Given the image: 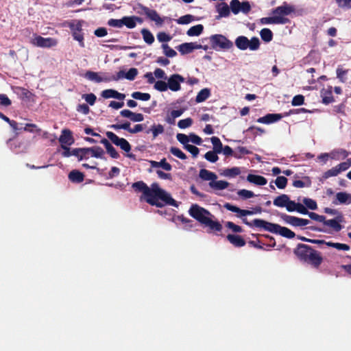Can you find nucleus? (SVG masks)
I'll use <instances>...</instances> for the list:
<instances>
[{
    "instance_id": "obj_33",
    "label": "nucleus",
    "mask_w": 351,
    "mask_h": 351,
    "mask_svg": "<svg viewBox=\"0 0 351 351\" xmlns=\"http://www.w3.org/2000/svg\"><path fill=\"white\" fill-rule=\"evenodd\" d=\"M199 178L205 181L213 182L217 178V175L206 169H202L199 173Z\"/></svg>"
},
{
    "instance_id": "obj_18",
    "label": "nucleus",
    "mask_w": 351,
    "mask_h": 351,
    "mask_svg": "<svg viewBox=\"0 0 351 351\" xmlns=\"http://www.w3.org/2000/svg\"><path fill=\"white\" fill-rule=\"evenodd\" d=\"M343 215L340 214L335 219L328 220L326 219L324 224L331 227L336 232H339L343 228V226L340 224L343 221Z\"/></svg>"
},
{
    "instance_id": "obj_5",
    "label": "nucleus",
    "mask_w": 351,
    "mask_h": 351,
    "mask_svg": "<svg viewBox=\"0 0 351 351\" xmlns=\"http://www.w3.org/2000/svg\"><path fill=\"white\" fill-rule=\"evenodd\" d=\"M106 136L117 146H119L120 148L124 152H127L126 156L134 160H136V156L132 153H128L131 150V145L129 142L123 138H119L117 134L112 132H106Z\"/></svg>"
},
{
    "instance_id": "obj_62",
    "label": "nucleus",
    "mask_w": 351,
    "mask_h": 351,
    "mask_svg": "<svg viewBox=\"0 0 351 351\" xmlns=\"http://www.w3.org/2000/svg\"><path fill=\"white\" fill-rule=\"evenodd\" d=\"M184 149L189 152L192 154L193 158L197 157L199 152V149L198 147L190 144L185 145Z\"/></svg>"
},
{
    "instance_id": "obj_12",
    "label": "nucleus",
    "mask_w": 351,
    "mask_h": 351,
    "mask_svg": "<svg viewBox=\"0 0 351 351\" xmlns=\"http://www.w3.org/2000/svg\"><path fill=\"white\" fill-rule=\"evenodd\" d=\"M184 81L185 79L181 75L173 74L168 79V87L172 91H178L181 88L180 84Z\"/></svg>"
},
{
    "instance_id": "obj_2",
    "label": "nucleus",
    "mask_w": 351,
    "mask_h": 351,
    "mask_svg": "<svg viewBox=\"0 0 351 351\" xmlns=\"http://www.w3.org/2000/svg\"><path fill=\"white\" fill-rule=\"evenodd\" d=\"M189 213L201 224L208 227L210 230L221 231V224L217 221H213L211 217H214V216L206 208L197 204H193L189 210Z\"/></svg>"
},
{
    "instance_id": "obj_19",
    "label": "nucleus",
    "mask_w": 351,
    "mask_h": 351,
    "mask_svg": "<svg viewBox=\"0 0 351 351\" xmlns=\"http://www.w3.org/2000/svg\"><path fill=\"white\" fill-rule=\"evenodd\" d=\"M224 208H226L228 210L238 213L237 217H245L247 215H251L254 214L253 211L250 210L241 209L240 208L230 203L225 204Z\"/></svg>"
},
{
    "instance_id": "obj_3",
    "label": "nucleus",
    "mask_w": 351,
    "mask_h": 351,
    "mask_svg": "<svg viewBox=\"0 0 351 351\" xmlns=\"http://www.w3.org/2000/svg\"><path fill=\"white\" fill-rule=\"evenodd\" d=\"M293 253L300 261L310 264L315 268H319L323 262L321 252L306 244L298 243Z\"/></svg>"
},
{
    "instance_id": "obj_59",
    "label": "nucleus",
    "mask_w": 351,
    "mask_h": 351,
    "mask_svg": "<svg viewBox=\"0 0 351 351\" xmlns=\"http://www.w3.org/2000/svg\"><path fill=\"white\" fill-rule=\"evenodd\" d=\"M82 98L90 106H93L96 101L97 97L95 94H84Z\"/></svg>"
},
{
    "instance_id": "obj_41",
    "label": "nucleus",
    "mask_w": 351,
    "mask_h": 351,
    "mask_svg": "<svg viewBox=\"0 0 351 351\" xmlns=\"http://www.w3.org/2000/svg\"><path fill=\"white\" fill-rule=\"evenodd\" d=\"M260 35L261 39L266 43H269L273 39V33L268 28L262 29L260 32Z\"/></svg>"
},
{
    "instance_id": "obj_26",
    "label": "nucleus",
    "mask_w": 351,
    "mask_h": 351,
    "mask_svg": "<svg viewBox=\"0 0 351 351\" xmlns=\"http://www.w3.org/2000/svg\"><path fill=\"white\" fill-rule=\"evenodd\" d=\"M226 238L234 247H241L245 245V241L240 235L229 234Z\"/></svg>"
},
{
    "instance_id": "obj_6",
    "label": "nucleus",
    "mask_w": 351,
    "mask_h": 351,
    "mask_svg": "<svg viewBox=\"0 0 351 351\" xmlns=\"http://www.w3.org/2000/svg\"><path fill=\"white\" fill-rule=\"evenodd\" d=\"M84 23L83 20L72 21L68 23V27L70 28L72 36L74 40L79 43L81 47H84V36L82 32V25Z\"/></svg>"
},
{
    "instance_id": "obj_20",
    "label": "nucleus",
    "mask_w": 351,
    "mask_h": 351,
    "mask_svg": "<svg viewBox=\"0 0 351 351\" xmlns=\"http://www.w3.org/2000/svg\"><path fill=\"white\" fill-rule=\"evenodd\" d=\"M280 218L287 224H289L292 226L295 227H302V218H299L297 217L288 215L285 213H282L280 215Z\"/></svg>"
},
{
    "instance_id": "obj_29",
    "label": "nucleus",
    "mask_w": 351,
    "mask_h": 351,
    "mask_svg": "<svg viewBox=\"0 0 351 351\" xmlns=\"http://www.w3.org/2000/svg\"><path fill=\"white\" fill-rule=\"evenodd\" d=\"M69 180L73 183H81L84 180V174L78 170H72L68 175Z\"/></svg>"
},
{
    "instance_id": "obj_27",
    "label": "nucleus",
    "mask_w": 351,
    "mask_h": 351,
    "mask_svg": "<svg viewBox=\"0 0 351 351\" xmlns=\"http://www.w3.org/2000/svg\"><path fill=\"white\" fill-rule=\"evenodd\" d=\"M335 204H351V195L346 192H339L336 194V201H334Z\"/></svg>"
},
{
    "instance_id": "obj_44",
    "label": "nucleus",
    "mask_w": 351,
    "mask_h": 351,
    "mask_svg": "<svg viewBox=\"0 0 351 351\" xmlns=\"http://www.w3.org/2000/svg\"><path fill=\"white\" fill-rule=\"evenodd\" d=\"M210 140L213 145V150L219 154L221 153L223 149V145L220 139L217 136H213Z\"/></svg>"
},
{
    "instance_id": "obj_11",
    "label": "nucleus",
    "mask_w": 351,
    "mask_h": 351,
    "mask_svg": "<svg viewBox=\"0 0 351 351\" xmlns=\"http://www.w3.org/2000/svg\"><path fill=\"white\" fill-rule=\"evenodd\" d=\"M110 128L115 130L123 129L127 130L128 132L131 134H136L140 132L143 131L144 128L142 124H136L134 125L133 128H131L130 123L129 121H125L121 124H112L110 126Z\"/></svg>"
},
{
    "instance_id": "obj_37",
    "label": "nucleus",
    "mask_w": 351,
    "mask_h": 351,
    "mask_svg": "<svg viewBox=\"0 0 351 351\" xmlns=\"http://www.w3.org/2000/svg\"><path fill=\"white\" fill-rule=\"evenodd\" d=\"M176 48L182 55L190 53L193 51V43H184L178 45Z\"/></svg>"
},
{
    "instance_id": "obj_61",
    "label": "nucleus",
    "mask_w": 351,
    "mask_h": 351,
    "mask_svg": "<svg viewBox=\"0 0 351 351\" xmlns=\"http://www.w3.org/2000/svg\"><path fill=\"white\" fill-rule=\"evenodd\" d=\"M305 206L311 210H316L317 208V203L315 200L310 198H304L303 200Z\"/></svg>"
},
{
    "instance_id": "obj_54",
    "label": "nucleus",
    "mask_w": 351,
    "mask_h": 351,
    "mask_svg": "<svg viewBox=\"0 0 351 351\" xmlns=\"http://www.w3.org/2000/svg\"><path fill=\"white\" fill-rule=\"evenodd\" d=\"M154 88L160 92H165L167 90L168 82H165V81L158 80L154 84Z\"/></svg>"
},
{
    "instance_id": "obj_25",
    "label": "nucleus",
    "mask_w": 351,
    "mask_h": 351,
    "mask_svg": "<svg viewBox=\"0 0 351 351\" xmlns=\"http://www.w3.org/2000/svg\"><path fill=\"white\" fill-rule=\"evenodd\" d=\"M282 117L281 114H267L258 118L257 121L261 123L270 124L280 120Z\"/></svg>"
},
{
    "instance_id": "obj_63",
    "label": "nucleus",
    "mask_w": 351,
    "mask_h": 351,
    "mask_svg": "<svg viewBox=\"0 0 351 351\" xmlns=\"http://www.w3.org/2000/svg\"><path fill=\"white\" fill-rule=\"evenodd\" d=\"M177 140L184 145V148L185 145H189V136H187L184 134L178 133L176 136Z\"/></svg>"
},
{
    "instance_id": "obj_9",
    "label": "nucleus",
    "mask_w": 351,
    "mask_h": 351,
    "mask_svg": "<svg viewBox=\"0 0 351 351\" xmlns=\"http://www.w3.org/2000/svg\"><path fill=\"white\" fill-rule=\"evenodd\" d=\"M230 10L234 14H237L240 12L247 14L251 10V5L249 1H247L240 2L239 0H231Z\"/></svg>"
},
{
    "instance_id": "obj_57",
    "label": "nucleus",
    "mask_w": 351,
    "mask_h": 351,
    "mask_svg": "<svg viewBox=\"0 0 351 351\" xmlns=\"http://www.w3.org/2000/svg\"><path fill=\"white\" fill-rule=\"evenodd\" d=\"M225 226L228 228L230 229L233 232L240 233L243 232V228L241 226L236 225L232 221L226 222Z\"/></svg>"
},
{
    "instance_id": "obj_31",
    "label": "nucleus",
    "mask_w": 351,
    "mask_h": 351,
    "mask_svg": "<svg viewBox=\"0 0 351 351\" xmlns=\"http://www.w3.org/2000/svg\"><path fill=\"white\" fill-rule=\"evenodd\" d=\"M85 77L90 81H94L97 83L108 82L110 80L109 77H101L99 75L98 73L91 71H86L85 73Z\"/></svg>"
},
{
    "instance_id": "obj_34",
    "label": "nucleus",
    "mask_w": 351,
    "mask_h": 351,
    "mask_svg": "<svg viewBox=\"0 0 351 351\" xmlns=\"http://www.w3.org/2000/svg\"><path fill=\"white\" fill-rule=\"evenodd\" d=\"M177 220H178L184 225V228L186 230H191L195 226V224L194 223L193 220L185 217L183 215L177 216Z\"/></svg>"
},
{
    "instance_id": "obj_4",
    "label": "nucleus",
    "mask_w": 351,
    "mask_h": 351,
    "mask_svg": "<svg viewBox=\"0 0 351 351\" xmlns=\"http://www.w3.org/2000/svg\"><path fill=\"white\" fill-rule=\"evenodd\" d=\"M234 43L236 47L242 51L247 49L251 51H256L259 49L261 45L259 38L256 36L249 40L245 36H239L235 39Z\"/></svg>"
},
{
    "instance_id": "obj_45",
    "label": "nucleus",
    "mask_w": 351,
    "mask_h": 351,
    "mask_svg": "<svg viewBox=\"0 0 351 351\" xmlns=\"http://www.w3.org/2000/svg\"><path fill=\"white\" fill-rule=\"evenodd\" d=\"M327 246L334 247L338 250L348 251L350 247L345 243H334L332 241L327 242Z\"/></svg>"
},
{
    "instance_id": "obj_42",
    "label": "nucleus",
    "mask_w": 351,
    "mask_h": 351,
    "mask_svg": "<svg viewBox=\"0 0 351 351\" xmlns=\"http://www.w3.org/2000/svg\"><path fill=\"white\" fill-rule=\"evenodd\" d=\"M141 32L143 40L146 43L152 45L154 42V36L149 30L144 28Z\"/></svg>"
},
{
    "instance_id": "obj_7",
    "label": "nucleus",
    "mask_w": 351,
    "mask_h": 351,
    "mask_svg": "<svg viewBox=\"0 0 351 351\" xmlns=\"http://www.w3.org/2000/svg\"><path fill=\"white\" fill-rule=\"evenodd\" d=\"M211 46L213 49L228 50L233 47V43L222 34H214L210 37Z\"/></svg>"
},
{
    "instance_id": "obj_36",
    "label": "nucleus",
    "mask_w": 351,
    "mask_h": 351,
    "mask_svg": "<svg viewBox=\"0 0 351 351\" xmlns=\"http://www.w3.org/2000/svg\"><path fill=\"white\" fill-rule=\"evenodd\" d=\"M210 95V89L205 88L202 89L197 95L195 101L197 103H201L206 101Z\"/></svg>"
},
{
    "instance_id": "obj_39",
    "label": "nucleus",
    "mask_w": 351,
    "mask_h": 351,
    "mask_svg": "<svg viewBox=\"0 0 351 351\" xmlns=\"http://www.w3.org/2000/svg\"><path fill=\"white\" fill-rule=\"evenodd\" d=\"M209 186L216 190H223L229 186V183L224 180H218L209 182Z\"/></svg>"
},
{
    "instance_id": "obj_64",
    "label": "nucleus",
    "mask_w": 351,
    "mask_h": 351,
    "mask_svg": "<svg viewBox=\"0 0 351 351\" xmlns=\"http://www.w3.org/2000/svg\"><path fill=\"white\" fill-rule=\"evenodd\" d=\"M304 102V97L302 95H298L293 97L291 104L293 106L302 105Z\"/></svg>"
},
{
    "instance_id": "obj_32",
    "label": "nucleus",
    "mask_w": 351,
    "mask_h": 351,
    "mask_svg": "<svg viewBox=\"0 0 351 351\" xmlns=\"http://www.w3.org/2000/svg\"><path fill=\"white\" fill-rule=\"evenodd\" d=\"M151 167L152 168H159L161 167L164 170L169 171L172 169V166L167 162V160L165 158H162L160 161L157 162L155 160H150L149 161Z\"/></svg>"
},
{
    "instance_id": "obj_49",
    "label": "nucleus",
    "mask_w": 351,
    "mask_h": 351,
    "mask_svg": "<svg viewBox=\"0 0 351 351\" xmlns=\"http://www.w3.org/2000/svg\"><path fill=\"white\" fill-rule=\"evenodd\" d=\"M217 154H219V153L214 150L208 151L205 154L204 158L206 160H207L208 161H209L210 162H216L219 159Z\"/></svg>"
},
{
    "instance_id": "obj_22",
    "label": "nucleus",
    "mask_w": 351,
    "mask_h": 351,
    "mask_svg": "<svg viewBox=\"0 0 351 351\" xmlns=\"http://www.w3.org/2000/svg\"><path fill=\"white\" fill-rule=\"evenodd\" d=\"M274 234H278L280 236L287 238V239H293L295 237V234L294 232L289 229L286 227H282L279 224H276L275 231Z\"/></svg>"
},
{
    "instance_id": "obj_1",
    "label": "nucleus",
    "mask_w": 351,
    "mask_h": 351,
    "mask_svg": "<svg viewBox=\"0 0 351 351\" xmlns=\"http://www.w3.org/2000/svg\"><path fill=\"white\" fill-rule=\"evenodd\" d=\"M132 189L136 193H142L147 203L158 208L165 205L177 207V202L164 189L160 188L156 182L152 183L149 187L143 181H138L132 184Z\"/></svg>"
},
{
    "instance_id": "obj_40",
    "label": "nucleus",
    "mask_w": 351,
    "mask_h": 351,
    "mask_svg": "<svg viewBox=\"0 0 351 351\" xmlns=\"http://www.w3.org/2000/svg\"><path fill=\"white\" fill-rule=\"evenodd\" d=\"M204 29V27L201 24H198L194 25L189 28L186 32L187 35L189 36H197L200 35Z\"/></svg>"
},
{
    "instance_id": "obj_8",
    "label": "nucleus",
    "mask_w": 351,
    "mask_h": 351,
    "mask_svg": "<svg viewBox=\"0 0 351 351\" xmlns=\"http://www.w3.org/2000/svg\"><path fill=\"white\" fill-rule=\"evenodd\" d=\"M136 10L138 14L145 15L149 19L154 21L157 25H161L163 23V20L155 10H151L141 3H138L136 6Z\"/></svg>"
},
{
    "instance_id": "obj_17",
    "label": "nucleus",
    "mask_w": 351,
    "mask_h": 351,
    "mask_svg": "<svg viewBox=\"0 0 351 351\" xmlns=\"http://www.w3.org/2000/svg\"><path fill=\"white\" fill-rule=\"evenodd\" d=\"M293 12H294V8L292 6L284 3L282 5L278 6L273 10L272 13L274 16L285 17V16L289 15Z\"/></svg>"
},
{
    "instance_id": "obj_13",
    "label": "nucleus",
    "mask_w": 351,
    "mask_h": 351,
    "mask_svg": "<svg viewBox=\"0 0 351 351\" xmlns=\"http://www.w3.org/2000/svg\"><path fill=\"white\" fill-rule=\"evenodd\" d=\"M254 228H258L274 233L276 223H273L261 219H255L252 221Z\"/></svg>"
},
{
    "instance_id": "obj_60",
    "label": "nucleus",
    "mask_w": 351,
    "mask_h": 351,
    "mask_svg": "<svg viewBox=\"0 0 351 351\" xmlns=\"http://www.w3.org/2000/svg\"><path fill=\"white\" fill-rule=\"evenodd\" d=\"M138 70L136 68H131L127 73H125V78L128 80H134L138 75Z\"/></svg>"
},
{
    "instance_id": "obj_46",
    "label": "nucleus",
    "mask_w": 351,
    "mask_h": 351,
    "mask_svg": "<svg viewBox=\"0 0 351 351\" xmlns=\"http://www.w3.org/2000/svg\"><path fill=\"white\" fill-rule=\"evenodd\" d=\"M132 97L134 99L141 100V101H148L151 98V95L149 93H141V92H134L132 93Z\"/></svg>"
},
{
    "instance_id": "obj_38",
    "label": "nucleus",
    "mask_w": 351,
    "mask_h": 351,
    "mask_svg": "<svg viewBox=\"0 0 351 351\" xmlns=\"http://www.w3.org/2000/svg\"><path fill=\"white\" fill-rule=\"evenodd\" d=\"M91 157L97 158H101V159H106L104 156L105 154L104 150L99 146H94L92 147H89Z\"/></svg>"
},
{
    "instance_id": "obj_48",
    "label": "nucleus",
    "mask_w": 351,
    "mask_h": 351,
    "mask_svg": "<svg viewBox=\"0 0 351 351\" xmlns=\"http://www.w3.org/2000/svg\"><path fill=\"white\" fill-rule=\"evenodd\" d=\"M162 48L163 49L164 54L168 58H173L176 56L177 52L171 48L167 44H162Z\"/></svg>"
},
{
    "instance_id": "obj_35",
    "label": "nucleus",
    "mask_w": 351,
    "mask_h": 351,
    "mask_svg": "<svg viewBox=\"0 0 351 351\" xmlns=\"http://www.w3.org/2000/svg\"><path fill=\"white\" fill-rule=\"evenodd\" d=\"M289 197L288 195H286V194H282L279 196H277L274 199V204L276 206H278V207H285V206L287 205V203L288 202V199H289Z\"/></svg>"
},
{
    "instance_id": "obj_47",
    "label": "nucleus",
    "mask_w": 351,
    "mask_h": 351,
    "mask_svg": "<svg viewBox=\"0 0 351 351\" xmlns=\"http://www.w3.org/2000/svg\"><path fill=\"white\" fill-rule=\"evenodd\" d=\"M241 173V170L239 167H232L224 170L223 175L226 177L234 178Z\"/></svg>"
},
{
    "instance_id": "obj_52",
    "label": "nucleus",
    "mask_w": 351,
    "mask_h": 351,
    "mask_svg": "<svg viewBox=\"0 0 351 351\" xmlns=\"http://www.w3.org/2000/svg\"><path fill=\"white\" fill-rule=\"evenodd\" d=\"M339 173H340V171L337 169V166H335L325 171L322 177L324 179H328L330 177L337 176Z\"/></svg>"
},
{
    "instance_id": "obj_24",
    "label": "nucleus",
    "mask_w": 351,
    "mask_h": 351,
    "mask_svg": "<svg viewBox=\"0 0 351 351\" xmlns=\"http://www.w3.org/2000/svg\"><path fill=\"white\" fill-rule=\"evenodd\" d=\"M216 10L219 13V15L216 16V19H219L222 17H228L230 14V7L225 2L218 3L216 5Z\"/></svg>"
},
{
    "instance_id": "obj_16",
    "label": "nucleus",
    "mask_w": 351,
    "mask_h": 351,
    "mask_svg": "<svg viewBox=\"0 0 351 351\" xmlns=\"http://www.w3.org/2000/svg\"><path fill=\"white\" fill-rule=\"evenodd\" d=\"M289 22V19L280 16L263 17L261 19L262 24H286Z\"/></svg>"
},
{
    "instance_id": "obj_51",
    "label": "nucleus",
    "mask_w": 351,
    "mask_h": 351,
    "mask_svg": "<svg viewBox=\"0 0 351 351\" xmlns=\"http://www.w3.org/2000/svg\"><path fill=\"white\" fill-rule=\"evenodd\" d=\"M170 152L174 155L175 156L178 157L180 159L185 160L187 158L186 155L179 148L176 147H171L170 148Z\"/></svg>"
},
{
    "instance_id": "obj_30",
    "label": "nucleus",
    "mask_w": 351,
    "mask_h": 351,
    "mask_svg": "<svg viewBox=\"0 0 351 351\" xmlns=\"http://www.w3.org/2000/svg\"><path fill=\"white\" fill-rule=\"evenodd\" d=\"M247 180L250 183L259 186L265 185L267 182V180L265 177L254 174H249L247 176Z\"/></svg>"
},
{
    "instance_id": "obj_10",
    "label": "nucleus",
    "mask_w": 351,
    "mask_h": 351,
    "mask_svg": "<svg viewBox=\"0 0 351 351\" xmlns=\"http://www.w3.org/2000/svg\"><path fill=\"white\" fill-rule=\"evenodd\" d=\"M32 43L39 47L49 48L56 46L58 42L53 38H44L41 36H37L34 38Z\"/></svg>"
},
{
    "instance_id": "obj_43",
    "label": "nucleus",
    "mask_w": 351,
    "mask_h": 351,
    "mask_svg": "<svg viewBox=\"0 0 351 351\" xmlns=\"http://www.w3.org/2000/svg\"><path fill=\"white\" fill-rule=\"evenodd\" d=\"M304 179L306 180V182H304L302 180H296L293 182V186L296 188H303L305 186H310L311 185V181L309 177L305 176L304 177Z\"/></svg>"
},
{
    "instance_id": "obj_58",
    "label": "nucleus",
    "mask_w": 351,
    "mask_h": 351,
    "mask_svg": "<svg viewBox=\"0 0 351 351\" xmlns=\"http://www.w3.org/2000/svg\"><path fill=\"white\" fill-rule=\"evenodd\" d=\"M193 123V119L191 118H186L184 119L180 120L178 123V126L181 129H185L190 127Z\"/></svg>"
},
{
    "instance_id": "obj_28",
    "label": "nucleus",
    "mask_w": 351,
    "mask_h": 351,
    "mask_svg": "<svg viewBox=\"0 0 351 351\" xmlns=\"http://www.w3.org/2000/svg\"><path fill=\"white\" fill-rule=\"evenodd\" d=\"M350 154V152H348L347 150L342 148H339L333 149L330 153V158L334 160H339L341 158L344 159L347 158Z\"/></svg>"
},
{
    "instance_id": "obj_53",
    "label": "nucleus",
    "mask_w": 351,
    "mask_h": 351,
    "mask_svg": "<svg viewBox=\"0 0 351 351\" xmlns=\"http://www.w3.org/2000/svg\"><path fill=\"white\" fill-rule=\"evenodd\" d=\"M288 180L285 176H278L275 180L276 186L280 189H283L287 184Z\"/></svg>"
},
{
    "instance_id": "obj_55",
    "label": "nucleus",
    "mask_w": 351,
    "mask_h": 351,
    "mask_svg": "<svg viewBox=\"0 0 351 351\" xmlns=\"http://www.w3.org/2000/svg\"><path fill=\"white\" fill-rule=\"evenodd\" d=\"M194 20V16L191 14H186L178 19H177V23L181 25L189 24Z\"/></svg>"
},
{
    "instance_id": "obj_56",
    "label": "nucleus",
    "mask_w": 351,
    "mask_h": 351,
    "mask_svg": "<svg viewBox=\"0 0 351 351\" xmlns=\"http://www.w3.org/2000/svg\"><path fill=\"white\" fill-rule=\"evenodd\" d=\"M237 194L243 199L252 198L255 196L252 191L246 189H241L238 191Z\"/></svg>"
},
{
    "instance_id": "obj_14",
    "label": "nucleus",
    "mask_w": 351,
    "mask_h": 351,
    "mask_svg": "<svg viewBox=\"0 0 351 351\" xmlns=\"http://www.w3.org/2000/svg\"><path fill=\"white\" fill-rule=\"evenodd\" d=\"M59 142L62 146H70L74 143V138L70 130L64 129L59 138Z\"/></svg>"
},
{
    "instance_id": "obj_23",
    "label": "nucleus",
    "mask_w": 351,
    "mask_h": 351,
    "mask_svg": "<svg viewBox=\"0 0 351 351\" xmlns=\"http://www.w3.org/2000/svg\"><path fill=\"white\" fill-rule=\"evenodd\" d=\"M122 26L125 25L129 29H133L136 25V22L141 23L143 20L141 18L131 16H123L122 19Z\"/></svg>"
},
{
    "instance_id": "obj_21",
    "label": "nucleus",
    "mask_w": 351,
    "mask_h": 351,
    "mask_svg": "<svg viewBox=\"0 0 351 351\" xmlns=\"http://www.w3.org/2000/svg\"><path fill=\"white\" fill-rule=\"evenodd\" d=\"M101 95L104 99L114 98L119 100H123L125 97V94L114 89H106L101 92Z\"/></svg>"
},
{
    "instance_id": "obj_15",
    "label": "nucleus",
    "mask_w": 351,
    "mask_h": 351,
    "mask_svg": "<svg viewBox=\"0 0 351 351\" xmlns=\"http://www.w3.org/2000/svg\"><path fill=\"white\" fill-rule=\"evenodd\" d=\"M120 114L123 117L128 118L133 122H141L144 120V115L143 114L133 112L128 109L122 110L120 112Z\"/></svg>"
},
{
    "instance_id": "obj_50",
    "label": "nucleus",
    "mask_w": 351,
    "mask_h": 351,
    "mask_svg": "<svg viewBox=\"0 0 351 351\" xmlns=\"http://www.w3.org/2000/svg\"><path fill=\"white\" fill-rule=\"evenodd\" d=\"M150 130L152 132L153 137L156 138L159 134H162L165 131L164 127L161 124L155 125L154 124Z\"/></svg>"
}]
</instances>
